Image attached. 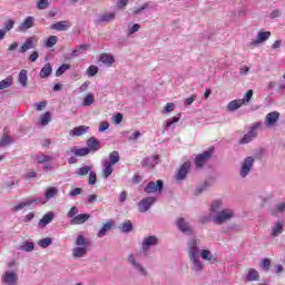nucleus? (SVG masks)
<instances>
[{
  "label": "nucleus",
  "mask_w": 285,
  "mask_h": 285,
  "mask_svg": "<svg viewBox=\"0 0 285 285\" xmlns=\"http://www.w3.org/2000/svg\"><path fill=\"white\" fill-rule=\"evenodd\" d=\"M38 164H48V161H52V156L42 155L36 157Z\"/></svg>",
  "instance_id": "49"
},
{
  "label": "nucleus",
  "mask_w": 285,
  "mask_h": 285,
  "mask_svg": "<svg viewBox=\"0 0 285 285\" xmlns=\"http://www.w3.org/2000/svg\"><path fill=\"white\" fill-rule=\"evenodd\" d=\"M279 121V112L278 111H272L266 115L265 117V127L271 128L275 126V124Z\"/></svg>",
  "instance_id": "16"
},
{
  "label": "nucleus",
  "mask_w": 285,
  "mask_h": 285,
  "mask_svg": "<svg viewBox=\"0 0 285 285\" xmlns=\"http://www.w3.org/2000/svg\"><path fill=\"white\" fill-rule=\"evenodd\" d=\"M18 250H24V253H32V250H35V243L26 240L18 247Z\"/></svg>",
  "instance_id": "33"
},
{
  "label": "nucleus",
  "mask_w": 285,
  "mask_h": 285,
  "mask_svg": "<svg viewBox=\"0 0 285 285\" xmlns=\"http://www.w3.org/2000/svg\"><path fill=\"white\" fill-rule=\"evenodd\" d=\"M77 215H79V208H77L76 206L71 207L70 210L67 214V217L69 219H75V217H77Z\"/></svg>",
  "instance_id": "54"
},
{
  "label": "nucleus",
  "mask_w": 285,
  "mask_h": 285,
  "mask_svg": "<svg viewBox=\"0 0 285 285\" xmlns=\"http://www.w3.org/2000/svg\"><path fill=\"white\" fill-rule=\"evenodd\" d=\"M157 161H159V156L154 155L151 157H146L141 160L142 168H154L157 166Z\"/></svg>",
  "instance_id": "18"
},
{
  "label": "nucleus",
  "mask_w": 285,
  "mask_h": 285,
  "mask_svg": "<svg viewBox=\"0 0 285 285\" xmlns=\"http://www.w3.org/2000/svg\"><path fill=\"white\" fill-rule=\"evenodd\" d=\"M259 128H262V122H255L249 131L243 136L239 144H250V141L257 137V130H259Z\"/></svg>",
  "instance_id": "7"
},
{
  "label": "nucleus",
  "mask_w": 285,
  "mask_h": 285,
  "mask_svg": "<svg viewBox=\"0 0 285 285\" xmlns=\"http://www.w3.org/2000/svg\"><path fill=\"white\" fill-rule=\"evenodd\" d=\"M1 284L3 285H19V275L14 271H6L1 276Z\"/></svg>",
  "instance_id": "6"
},
{
  "label": "nucleus",
  "mask_w": 285,
  "mask_h": 285,
  "mask_svg": "<svg viewBox=\"0 0 285 285\" xmlns=\"http://www.w3.org/2000/svg\"><path fill=\"white\" fill-rule=\"evenodd\" d=\"M271 35H272L271 31H259L257 33L256 39L252 40L248 43V47L255 48V46H259V43H264V42L268 41V39H271Z\"/></svg>",
  "instance_id": "10"
},
{
  "label": "nucleus",
  "mask_w": 285,
  "mask_h": 285,
  "mask_svg": "<svg viewBox=\"0 0 285 285\" xmlns=\"http://www.w3.org/2000/svg\"><path fill=\"white\" fill-rule=\"evenodd\" d=\"M215 153V147H209L206 151L203 154H199L195 158L196 168H204L206 166V161L213 157V154Z\"/></svg>",
  "instance_id": "5"
},
{
  "label": "nucleus",
  "mask_w": 285,
  "mask_h": 285,
  "mask_svg": "<svg viewBox=\"0 0 285 285\" xmlns=\"http://www.w3.org/2000/svg\"><path fill=\"white\" fill-rule=\"evenodd\" d=\"M188 257H199L202 249L199 248V240L191 238L187 242Z\"/></svg>",
  "instance_id": "9"
},
{
  "label": "nucleus",
  "mask_w": 285,
  "mask_h": 285,
  "mask_svg": "<svg viewBox=\"0 0 285 285\" xmlns=\"http://www.w3.org/2000/svg\"><path fill=\"white\" fill-rule=\"evenodd\" d=\"M107 164H111V166H115V164H119V151H111L109 154V160H107Z\"/></svg>",
  "instance_id": "39"
},
{
  "label": "nucleus",
  "mask_w": 285,
  "mask_h": 285,
  "mask_svg": "<svg viewBox=\"0 0 285 285\" xmlns=\"http://www.w3.org/2000/svg\"><path fill=\"white\" fill-rule=\"evenodd\" d=\"M212 186L210 181L205 180L204 184L199 185L196 188V195H202V193H206V190H208V188Z\"/></svg>",
  "instance_id": "44"
},
{
  "label": "nucleus",
  "mask_w": 285,
  "mask_h": 285,
  "mask_svg": "<svg viewBox=\"0 0 285 285\" xmlns=\"http://www.w3.org/2000/svg\"><path fill=\"white\" fill-rule=\"evenodd\" d=\"M87 75L88 77H95V75H97V72H99V67L91 65L88 69H87Z\"/></svg>",
  "instance_id": "53"
},
{
  "label": "nucleus",
  "mask_w": 285,
  "mask_h": 285,
  "mask_svg": "<svg viewBox=\"0 0 285 285\" xmlns=\"http://www.w3.org/2000/svg\"><path fill=\"white\" fill-rule=\"evenodd\" d=\"M59 195V189L57 187H49L46 190L45 197L46 199H52V197H57Z\"/></svg>",
  "instance_id": "42"
},
{
  "label": "nucleus",
  "mask_w": 285,
  "mask_h": 285,
  "mask_svg": "<svg viewBox=\"0 0 285 285\" xmlns=\"http://www.w3.org/2000/svg\"><path fill=\"white\" fill-rule=\"evenodd\" d=\"M81 193H83V189L76 187L69 191V197H77V195H81Z\"/></svg>",
  "instance_id": "60"
},
{
  "label": "nucleus",
  "mask_w": 285,
  "mask_h": 285,
  "mask_svg": "<svg viewBox=\"0 0 285 285\" xmlns=\"http://www.w3.org/2000/svg\"><path fill=\"white\" fill-rule=\"evenodd\" d=\"M157 244H159V238L157 236H148L144 238L141 248L144 253H148V250H150V247L157 246Z\"/></svg>",
  "instance_id": "13"
},
{
  "label": "nucleus",
  "mask_w": 285,
  "mask_h": 285,
  "mask_svg": "<svg viewBox=\"0 0 285 285\" xmlns=\"http://www.w3.org/2000/svg\"><path fill=\"white\" fill-rule=\"evenodd\" d=\"M253 99V89H249L245 95L244 98L240 99V101H244V104H249Z\"/></svg>",
  "instance_id": "56"
},
{
  "label": "nucleus",
  "mask_w": 285,
  "mask_h": 285,
  "mask_svg": "<svg viewBox=\"0 0 285 285\" xmlns=\"http://www.w3.org/2000/svg\"><path fill=\"white\" fill-rule=\"evenodd\" d=\"M57 41H59L57 36H50L47 40H45V48H55V46H57Z\"/></svg>",
  "instance_id": "41"
},
{
  "label": "nucleus",
  "mask_w": 285,
  "mask_h": 285,
  "mask_svg": "<svg viewBox=\"0 0 285 285\" xmlns=\"http://www.w3.org/2000/svg\"><path fill=\"white\" fill-rule=\"evenodd\" d=\"M92 104H95V98L92 94H88L82 100V106H92Z\"/></svg>",
  "instance_id": "51"
},
{
  "label": "nucleus",
  "mask_w": 285,
  "mask_h": 285,
  "mask_svg": "<svg viewBox=\"0 0 285 285\" xmlns=\"http://www.w3.org/2000/svg\"><path fill=\"white\" fill-rule=\"evenodd\" d=\"M164 190V180L158 179L155 181H149L146 187L144 188V193L146 195H153V193H163Z\"/></svg>",
  "instance_id": "8"
},
{
  "label": "nucleus",
  "mask_w": 285,
  "mask_h": 285,
  "mask_svg": "<svg viewBox=\"0 0 285 285\" xmlns=\"http://www.w3.org/2000/svg\"><path fill=\"white\" fill-rule=\"evenodd\" d=\"M90 219L89 214H79L70 220L71 226L86 224Z\"/></svg>",
  "instance_id": "20"
},
{
  "label": "nucleus",
  "mask_w": 285,
  "mask_h": 285,
  "mask_svg": "<svg viewBox=\"0 0 285 285\" xmlns=\"http://www.w3.org/2000/svg\"><path fill=\"white\" fill-rule=\"evenodd\" d=\"M269 17L272 19H277V17H282V10L279 9H274L271 13H269Z\"/></svg>",
  "instance_id": "62"
},
{
  "label": "nucleus",
  "mask_w": 285,
  "mask_h": 285,
  "mask_svg": "<svg viewBox=\"0 0 285 285\" xmlns=\"http://www.w3.org/2000/svg\"><path fill=\"white\" fill-rule=\"evenodd\" d=\"M37 199L22 202L13 207L14 213H19V210H23L27 206H32V204L37 203Z\"/></svg>",
  "instance_id": "34"
},
{
  "label": "nucleus",
  "mask_w": 285,
  "mask_h": 285,
  "mask_svg": "<svg viewBox=\"0 0 285 285\" xmlns=\"http://www.w3.org/2000/svg\"><path fill=\"white\" fill-rule=\"evenodd\" d=\"M10 86H12V76L0 81V90H6V88H10Z\"/></svg>",
  "instance_id": "45"
},
{
  "label": "nucleus",
  "mask_w": 285,
  "mask_h": 285,
  "mask_svg": "<svg viewBox=\"0 0 285 285\" xmlns=\"http://www.w3.org/2000/svg\"><path fill=\"white\" fill-rule=\"evenodd\" d=\"M119 228H120L121 233H130V232H132V222L126 220L120 224Z\"/></svg>",
  "instance_id": "43"
},
{
  "label": "nucleus",
  "mask_w": 285,
  "mask_h": 285,
  "mask_svg": "<svg viewBox=\"0 0 285 285\" xmlns=\"http://www.w3.org/2000/svg\"><path fill=\"white\" fill-rule=\"evenodd\" d=\"M100 61L101 63H105V66H112L115 63V57L108 53L100 55Z\"/></svg>",
  "instance_id": "36"
},
{
  "label": "nucleus",
  "mask_w": 285,
  "mask_h": 285,
  "mask_svg": "<svg viewBox=\"0 0 285 285\" xmlns=\"http://www.w3.org/2000/svg\"><path fill=\"white\" fill-rule=\"evenodd\" d=\"M189 262L191 265V271L194 273H202V271H204V263H202V259L199 258V256L189 257Z\"/></svg>",
  "instance_id": "15"
},
{
  "label": "nucleus",
  "mask_w": 285,
  "mask_h": 285,
  "mask_svg": "<svg viewBox=\"0 0 285 285\" xmlns=\"http://www.w3.org/2000/svg\"><path fill=\"white\" fill-rule=\"evenodd\" d=\"M30 28H35V17H27L18 27L20 32H28Z\"/></svg>",
  "instance_id": "17"
},
{
  "label": "nucleus",
  "mask_w": 285,
  "mask_h": 285,
  "mask_svg": "<svg viewBox=\"0 0 285 285\" xmlns=\"http://www.w3.org/2000/svg\"><path fill=\"white\" fill-rule=\"evenodd\" d=\"M50 244H52V238H50V237L40 239L38 242V246H40L41 248H48V246H50Z\"/></svg>",
  "instance_id": "48"
},
{
  "label": "nucleus",
  "mask_w": 285,
  "mask_h": 285,
  "mask_svg": "<svg viewBox=\"0 0 285 285\" xmlns=\"http://www.w3.org/2000/svg\"><path fill=\"white\" fill-rule=\"evenodd\" d=\"M253 166H255V158L253 156H247L240 166L239 175L242 179H246L248 175H250V170H253Z\"/></svg>",
  "instance_id": "4"
},
{
  "label": "nucleus",
  "mask_w": 285,
  "mask_h": 285,
  "mask_svg": "<svg viewBox=\"0 0 285 285\" xmlns=\"http://www.w3.org/2000/svg\"><path fill=\"white\" fill-rule=\"evenodd\" d=\"M109 230H112V223L107 222L102 225V227L99 229L97 237H106Z\"/></svg>",
  "instance_id": "31"
},
{
  "label": "nucleus",
  "mask_w": 285,
  "mask_h": 285,
  "mask_svg": "<svg viewBox=\"0 0 285 285\" xmlns=\"http://www.w3.org/2000/svg\"><path fill=\"white\" fill-rule=\"evenodd\" d=\"M32 48H35V38H28L20 47V52H28V50H32Z\"/></svg>",
  "instance_id": "29"
},
{
  "label": "nucleus",
  "mask_w": 285,
  "mask_h": 285,
  "mask_svg": "<svg viewBox=\"0 0 285 285\" xmlns=\"http://www.w3.org/2000/svg\"><path fill=\"white\" fill-rule=\"evenodd\" d=\"M76 245L79 247H75L72 249V257H75V259H79L88 253V243L86 242V237H83V235H78Z\"/></svg>",
  "instance_id": "2"
},
{
  "label": "nucleus",
  "mask_w": 285,
  "mask_h": 285,
  "mask_svg": "<svg viewBox=\"0 0 285 285\" xmlns=\"http://www.w3.org/2000/svg\"><path fill=\"white\" fill-rule=\"evenodd\" d=\"M13 141L14 140L10 136H8V134H3V136L0 139V147L6 148V147L12 145Z\"/></svg>",
  "instance_id": "37"
},
{
  "label": "nucleus",
  "mask_w": 285,
  "mask_h": 285,
  "mask_svg": "<svg viewBox=\"0 0 285 285\" xmlns=\"http://www.w3.org/2000/svg\"><path fill=\"white\" fill-rule=\"evenodd\" d=\"M112 171H114L112 165H111L110 163H108V160L105 161V164H104V169H102V175H104V177H105L106 179H108V177H110V175H112Z\"/></svg>",
  "instance_id": "38"
},
{
  "label": "nucleus",
  "mask_w": 285,
  "mask_h": 285,
  "mask_svg": "<svg viewBox=\"0 0 285 285\" xmlns=\"http://www.w3.org/2000/svg\"><path fill=\"white\" fill-rule=\"evenodd\" d=\"M88 130H90V127L81 125V126L73 128L69 132V135L71 137H81L82 135H86V132H88Z\"/></svg>",
  "instance_id": "22"
},
{
  "label": "nucleus",
  "mask_w": 285,
  "mask_h": 285,
  "mask_svg": "<svg viewBox=\"0 0 285 285\" xmlns=\"http://www.w3.org/2000/svg\"><path fill=\"white\" fill-rule=\"evenodd\" d=\"M223 206L224 203L222 202V199L214 200L209 207V215H217L222 210Z\"/></svg>",
  "instance_id": "25"
},
{
  "label": "nucleus",
  "mask_w": 285,
  "mask_h": 285,
  "mask_svg": "<svg viewBox=\"0 0 285 285\" xmlns=\"http://www.w3.org/2000/svg\"><path fill=\"white\" fill-rule=\"evenodd\" d=\"M263 271H271V258H264L262 261Z\"/></svg>",
  "instance_id": "59"
},
{
  "label": "nucleus",
  "mask_w": 285,
  "mask_h": 285,
  "mask_svg": "<svg viewBox=\"0 0 285 285\" xmlns=\"http://www.w3.org/2000/svg\"><path fill=\"white\" fill-rule=\"evenodd\" d=\"M38 10H47V8H50V1L49 0H40L37 2Z\"/></svg>",
  "instance_id": "50"
},
{
  "label": "nucleus",
  "mask_w": 285,
  "mask_h": 285,
  "mask_svg": "<svg viewBox=\"0 0 285 285\" xmlns=\"http://www.w3.org/2000/svg\"><path fill=\"white\" fill-rule=\"evenodd\" d=\"M179 121V116L178 117H174L171 119L167 120L166 127L170 128L173 126V124H177Z\"/></svg>",
  "instance_id": "63"
},
{
  "label": "nucleus",
  "mask_w": 285,
  "mask_h": 285,
  "mask_svg": "<svg viewBox=\"0 0 285 285\" xmlns=\"http://www.w3.org/2000/svg\"><path fill=\"white\" fill-rule=\"evenodd\" d=\"M88 48H90V45H80L78 48H76L72 52H71V57H79V55H82L85 50H88Z\"/></svg>",
  "instance_id": "40"
},
{
  "label": "nucleus",
  "mask_w": 285,
  "mask_h": 285,
  "mask_svg": "<svg viewBox=\"0 0 285 285\" xmlns=\"http://www.w3.org/2000/svg\"><path fill=\"white\" fill-rule=\"evenodd\" d=\"M89 186H95L97 184V174L94 171L89 173V179H88Z\"/></svg>",
  "instance_id": "57"
},
{
  "label": "nucleus",
  "mask_w": 285,
  "mask_h": 285,
  "mask_svg": "<svg viewBox=\"0 0 285 285\" xmlns=\"http://www.w3.org/2000/svg\"><path fill=\"white\" fill-rule=\"evenodd\" d=\"M277 213H285V203L277 204L275 209L272 210V215H277Z\"/></svg>",
  "instance_id": "55"
},
{
  "label": "nucleus",
  "mask_w": 285,
  "mask_h": 285,
  "mask_svg": "<svg viewBox=\"0 0 285 285\" xmlns=\"http://www.w3.org/2000/svg\"><path fill=\"white\" fill-rule=\"evenodd\" d=\"M242 106H244V100H240V99L232 100L227 105V110L228 112H235V110H238V108H242Z\"/></svg>",
  "instance_id": "28"
},
{
  "label": "nucleus",
  "mask_w": 285,
  "mask_h": 285,
  "mask_svg": "<svg viewBox=\"0 0 285 285\" xmlns=\"http://www.w3.org/2000/svg\"><path fill=\"white\" fill-rule=\"evenodd\" d=\"M247 282H259V272L255 268H249L247 272Z\"/></svg>",
  "instance_id": "32"
},
{
  "label": "nucleus",
  "mask_w": 285,
  "mask_h": 285,
  "mask_svg": "<svg viewBox=\"0 0 285 285\" xmlns=\"http://www.w3.org/2000/svg\"><path fill=\"white\" fill-rule=\"evenodd\" d=\"M66 70H70V65L65 63V65L60 66L56 71V77H61V75H63V72H66Z\"/></svg>",
  "instance_id": "52"
},
{
  "label": "nucleus",
  "mask_w": 285,
  "mask_h": 285,
  "mask_svg": "<svg viewBox=\"0 0 285 285\" xmlns=\"http://www.w3.org/2000/svg\"><path fill=\"white\" fill-rule=\"evenodd\" d=\"M91 170H92V166L80 167L77 171V175L78 177H86V175H89Z\"/></svg>",
  "instance_id": "46"
},
{
  "label": "nucleus",
  "mask_w": 285,
  "mask_h": 285,
  "mask_svg": "<svg viewBox=\"0 0 285 285\" xmlns=\"http://www.w3.org/2000/svg\"><path fill=\"white\" fill-rule=\"evenodd\" d=\"M235 217V210L232 208H224L219 210L216 215H209L208 218L203 222V224H206V222H214L217 226H224V224H227V222H230Z\"/></svg>",
  "instance_id": "1"
},
{
  "label": "nucleus",
  "mask_w": 285,
  "mask_h": 285,
  "mask_svg": "<svg viewBox=\"0 0 285 285\" xmlns=\"http://www.w3.org/2000/svg\"><path fill=\"white\" fill-rule=\"evenodd\" d=\"M18 79H19L20 86H22V88H26L28 86V70L22 69L19 72Z\"/></svg>",
  "instance_id": "35"
},
{
  "label": "nucleus",
  "mask_w": 285,
  "mask_h": 285,
  "mask_svg": "<svg viewBox=\"0 0 285 285\" xmlns=\"http://www.w3.org/2000/svg\"><path fill=\"white\" fill-rule=\"evenodd\" d=\"M67 155H73L75 157H86V155H90V149L87 147L78 148L77 146H73L67 150Z\"/></svg>",
  "instance_id": "14"
},
{
  "label": "nucleus",
  "mask_w": 285,
  "mask_h": 285,
  "mask_svg": "<svg viewBox=\"0 0 285 285\" xmlns=\"http://www.w3.org/2000/svg\"><path fill=\"white\" fill-rule=\"evenodd\" d=\"M53 219H55V213L49 212L42 216V218L38 223V226L40 228H45V226H48V224H50Z\"/></svg>",
  "instance_id": "23"
},
{
  "label": "nucleus",
  "mask_w": 285,
  "mask_h": 285,
  "mask_svg": "<svg viewBox=\"0 0 285 285\" xmlns=\"http://www.w3.org/2000/svg\"><path fill=\"white\" fill-rule=\"evenodd\" d=\"M173 110H175V105L173 102H167L163 112L164 115H168V112H173Z\"/></svg>",
  "instance_id": "58"
},
{
  "label": "nucleus",
  "mask_w": 285,
  "mask_h": 285,
  "mask_svg": "<svg viewBox=\"0 0 285 285\" xmlns=\"http://www.w3.org/2000/svg\"><path fill=\"white\" fill-rule=\"evenodd\" d=\"M115 17H116L115 13H102V14H99L97 20H96V23H108L110 21H115Z\"/></svg>",
  "instance_id": "26"
},
{
  "label": "nucleus",
  "mask_w": 285,
  "mask_h": 285,
  "mask_svg": "<svg viewBox=\"0 0 285 285\" xmlns=\"http://www.w3.org/2000/svg\"><path fill=\"white\" fill-rule=\"evenodd\" d=\"M50 75H52V66L50 65V62H48L40 70V77L41 79H48Z\"/></svg>",
  "instance_id": "30"
},
{
  "label": "nucleus",
  "mask_w": 285,
  "mask_h": 285,
  "mask_svg": "<svg viewBox=\"0 0 285 285\" xmlns=\"http://www.w3.org/2000/svg\"><path fill=\"white\" fill-rule=\"evenodd\" d=\"M190 171V161L184 163L176 173V181H184Z\"/></svg>",
  "instance_id": "12"
},
{
  "label": "nucleus",
  "mask_w": 285,
  "mask_h": 285,
  "mask_svg": "<svg viewBox=\"0 0 285 285\" xmlns=\"http://www.w3.org/2000/svg\"><path fill=\"white\" fill-rule=\"evenodd\" d=\"M87 148L89 150V153H97V150L101 149V142H99V140L95 137H90L87 140Z\"/></svg>",
  "instance_id": "19"
},
{
  "label": "nucleus",
  "mask_w": 285,
  "mask_h": 285,
  "mask_svg": "<svg viewBox=\"0 0 285 285\" xmlns=\"http://www.w3.org/2000/svg\"><path fill=\"white\" fill-rule=\"evenodd\" d=\"M50 121H52V116L50 115L49 111H47L46 114H43L41 116V125L48 126L50 124Z\"/></svg>",
  "instance_id": "47"
},
{
  "label": "nucleus",
  "mask_w": 285,
  "mask_h": 285,
  "mask_svg": "<svg viewBox=\"0 0 285 285\" xmlns=\"http://www.w3.org/2000/svg\"><path fill=\"white\" fill-rule=\"evenodd\" d=\"M51 30H57L58 32H66L70 28V22L63 20L56 22L50 26Z\"/></svg>",
  "instance_id": "21"
},
{
  "label": "nucleus",
  "mask_w": 285,
  "mask_h": 285,
  "mask_svg": "<svg viewBox=\"0 0 285 285\" xmlns=\"http://www.w3.org/2000/svg\"><path fill=\"white\" fill-rule=\"evenodd\" d=\"M200 257L202 259L210 264H215V262H217V256L213 255V253L208 249H203L200 252Z\"/></svg>",
  "instance_id": "24"
},
{
  "label": "nucleus",
  "mask_w": 285,
  "mask_h": 285,
  "mask_svg": "<svg viewBox=\"0 0 285 285\" xmlns=\"http://www.w3.org/2000/svg\"><path fill=\"white\" fill-rule=\"evenodd\" d=\"M39 59V51H33L30 56H29V61H31L32 63H35V61H37Z\"/></svg>",
  "instance_id": "64"
},
{
  "label": "nucleus",
  "mask_w": 285,
  "mask_h": 285,
  "mask_svg": "<svg viewBox=\"0 0 285 285\" xmlns=\"http://www.w3.org/2000/svg\"><path fill=\"white\" fill-rule=\"evenodd\" d=\"M176 226L178 230L183 233V235H187V236L195 235V228H193V225H190V223L186 220V218L184 217H179L176 219Z\"/></svg>",
  "instance_id": "3"
},
{
  "label": "nucleus",
  "mask_w": 285,
  "mask_h": 285,
  "mask_svg": "<svg viewBox=\"0 0 285 285\" xmlns=\"http://www.w3.org/2000/svg\"><path fill=\"white\" fill-rule=\"evenodd\" d=\"M12 28H14V20H8L4 23L3 30H6V32H10V30H12Z\"/></svg>",
  "instance_id": "61"
},
{
  "label": "nucleus",
  "mask_w": 285,
  "mask_h": 285,
  "mask_svg": "<svg viewBox=\"0 0 285 285\" xmlns=\"http://www.w3.org/2000/svg\"><path fill=\"white\" fill-rule=\"evenodd\" d=\"M284 233V222L277 220L272 229L273 237H279Z\"/></svg>",
  "instance_id": "27"
},
{
  "label": "nucleus",
  "mask_w": 285,
  "mask_h": 285,
  "mask_svg": "<svg viewBox=\"0 0 285 285\" xmlns=\"http://www.w3.org/2000/svg\"><path fill=\"white\" fill-rule=\"evenodd\" d=\"M155 202H157V197L142 198L138 204L139 213H148V210H150V208L155 204Z\"/></svg>",
  "instance_id": "11"
}]
</instances>
